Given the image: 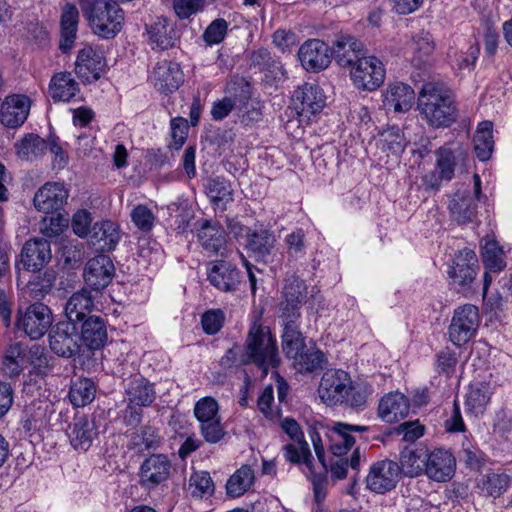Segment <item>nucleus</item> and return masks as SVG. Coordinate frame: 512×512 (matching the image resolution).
I'll use <instances>...</instances> for the list:
<instances>
[{
	"label": "nucleus",
	"instance_id": "obj_1",
	"mask_svg": "<svg viewBox=\"0 0 512 512\" xmlns=\"http://www.w3.org/2000/svg\"><path fill=\"white\" fill-rule=\"evenodd\" d=\"M417 109L421 118L433 128L449 127L456 121L453 92L440 81L423 84L417 98Z\"/></svg>",
	"mask_w": 512,
	"mask_h": 512
},
{
	"label": "nucleus",
	"instance_id": "obj_2",
	"mask_svg": "<svg viewBox=\"0 0 512 512\" xmlns=\"http://www.w3.org/2000/svg\"><path fill=\"white\" fill-rule=\"evenodd\" d=\"M241 363L255 364L262 371V376H266L269 369L278 367L277 341L269 327L253 323L244 344Z\"/></svg>",
	"mask_w": 512,
	"mask_h": 512
},
{
	"label": "nucleus",
	"instance_id": "obj_3",
	"mask_svg": "<svg viewBox=\"0 0 512 512\" xmlns=\"http://www.w3.org/2000/svg\"><path fill=\"white\" fill-rule=\"evenodd\" d=\"M86 8L83 11L95 35L112 39L121 31L124 12L116 2L96 0Z\"/></svg>",
	"mask_w": 512,
	"mask_h": 512
},
{
	"label": "nucleus",
	"instance_id": "obj_4",
	"mask_svg": "<svg viewBox=\"0 0 512 512\" xmlns=\"http://www.w3.org/2000/svg\"><path fill=\"white\" fill-rule=\"evenodd\" d=\"M479 323V311L475 305L465 304L456 308L448 330L450 341L456 346L467 343L474 337Z\"/></svg>",
	"mask_w": 512,
	"mask_h": 512
},
{
	"label": "nucleus",
	"instance_id": "obj_5",
	"mask_svg": "<svg viewBox=\"0 0 512 512\" xmlns=\"http://www.w3.org/2000/svg\"><path fill=\"white\" fill-rule=\"evenodd\" d=\"M385 74L383 63L374 56L360 58L350 71L355 87L365 91L379 88L384 82Z\"/></svg>",
	"mask_w": 512,
	"mask_h": 512
},
{
	"label": "nucleus",
	"instance_id": "obj_6",
	"mask_svg": "<svg viewBox=\"0 0 512 512\" xmlns=\"http://www.w3.org/2000/svg\"><path fill=\"white\" fill-rule=\"evenodd\" d=\"M50 348L59 356L70 358L80 351L78 322H58L49 333Z\"/></svg>",
	"mask_w": 512,
	"mask_h": 512
},
{
	"label": "nucleus",
	"instance_id": "obj_7",
	"mask_svg": "<svg viewBox=\"0 0 512 512\" xmlns=\"http://www.w3.org/2000/svg\"><path fill=\"white\" fill-rule=\"evenodd\" d=\"M52 324L50 308L43 303H34L28 306L24 313L19 309L16 325L31 339L41 338Z\"/></svg>",
	"mask_w": 512,
	"mask_h": 512
},
{
	"label": "nucleus",
	"instance_id": "obj_8",
	"mask_svg": "<svg viewBox=\"0 0 512 512\" xmlns=\"http://www.w3.org/2000/svg\"><path fill=\"white\" fill-rule=\"evenodd\" d=\"M401 478L400 466L397 462L384 459L373 463L366 476L369 490L384 494L394 489Z\"/></svg>",
	"mask_w": 512,
	"mask_h": 512
},
{
	"label": "nucleus",
	"instance_id": "obj_9",
	"mask_svg": "<svg viewBox=\"0 0 512 512\" xmlns=\"http://www.w3.org/2000/svg\"><path fill=\"white\" fill-rule=\"evenodd\" d=\"M351 384L350 376L343 370H328L320 381L318 394L327 405L344 403Z\"/></svg>",
	"mask_w": 512,
	"mask_h": 512
},
{
	"label": "nucleus",
	"instance_id": "obj_10",
	"mask_svg": "<svg viewBox=\"0 0 512 512\" xmlns=\"http://www.w3.org/2000/svg\"><path fill=\"white\" fill-rule=\"evenodd\" d=\"M172 471V463L165 454H152L146 458L139 469V483L152 490L165 483Z\"/></svg>",
	"mask_w": 512,
	"mask_h": 512
},
{
	"label": "nucleus",
	"instance_id": "obj_11",
	"mask_svg": "<svg viewBox=\"0 0 512 512\" xmlns=\"http://www.w3.org/2000/svg\"><path fill=\"white\" fill-rule=\"evenodd\" d=\"M292 105L301 118L300 121L310 120V117L320 112L325 105L321 88L310 83L299 86L293 93Z\"/></svg>",
	"mask_w": 512,
	"mask_h": 512
},
{
	"label": "nucleus",
	"instance_id": "obj_12",
	"mask_svg": "<svg viewBox=\"0 0 512 512\" xmlns=\"http://www.w3.org/2000/svg\"><path fill=\"white\" fill-rule=\"evenodd\" d=\"M106 66L105 59L91 46L79 50L75 61V72L84 84H91L101 78Z\"/></svg>",
	"mask_w": 512,
	"mask_h": 512
},
{
	"label": "nucleus",
	"instance_id": "obj_13",
	"mask_svg": "<svg viewBox=\"0 0 512 512\" xmlns=\"http://www.w3.org/2000/svg\"><path fill=\"white\" fill-rule=\"evenodd\" d=\"M298 58L306 71L319 72L326 69L330 60L328 45L319 39H309L299 48Z\"/></svg>",
	"mask_w": 512,
	"mask_h": 512
},
{
	"label": "nucleus",
	"instance_id": "obj_14",
	"mask_svg": "<svg viewBox=\"0 0 512 512\" xmlns=\"http://www.w3.org/2000/svg\"><path fill=\"white\" fill-rule=\"evenodd\" d=\"M207 279L212 286L222 292H234L241 283V272L231 262L216 260L211 262Z\"/></svg>",
	"mask_w": 512,
	"mask_h": 512
},
{
	"label": "nucleus",
	"instance_id": "obj_15",
	"mask_svg": "<svg viewBox=\"0 0 512 512\" xmlns=\"http://www.w3.org/2000/svg\"><path fill=\"white\" fill-rule=\"evenodd\" d=\"M114 265L110 257L104 254L90 259L84 268V280L94 291L98 292L111 282L114 275Z\"/></svg>",
	"mask_w": 512,
	"mask_h": 512
},
{
	"label": "nucleus",
	"instance_id": "obj_16",
	"mask_svg": "<svg viewBox=\"0 0 512 512\" xmlns=\"http://www.w3.org/2000/svg\"><path fill=\"white\" fill-rule=\"evenodd\" d=\"M424 475L436 482L449 481L455 472L456 460L454 456L443 449L428 451Z\"/></svg>",
	"mask_w": 512,
	"mask_h": 512
},
{
	"label": "nucleus",
	"instance_id": "obj_17",
	"mask_svg": "<svg viewBox=\"0 0 512 512\" xmlns=\"http://www.w3.org/2000/svg\"><path fill=\"white\" fill-rule=\"evenodd\" d=\"M150 79L159 92L169 94L179 88L183 82V73L179 64L163 60L155 65Z\"/></svg>",
	"mask_w": 512,
	"mask_h": 512
},
{
	"label": "nucleus",
	"instance_id": "obj_18",
	"mask_svg": "<svg viewBox=\"0 0 512 512\" xmlns=\"http://www.w3.org/2000/svg\"><path fill=\"white\" fill-rule=\"evenodd\" d=\"M30 111L29 98L24 95L7 96L0 106V122L8 128L24 124Z\"/></svg>",
	"mask_w": 512,
	"mask_h": 512
},
{
	"label": "nucleus",
	"instance_id": "obj_19",
	"mask_svg": "<svg viewBox=\"0 0 512 512\" xmlns=\"http://www.w3.org/2000/svg\"><path fill=\"white\" fill-rule=\"evenodd\" d=\"M21 264L28 271H39L47 265L51 258L50 242L43 238L28 240L21 251Z\"/></svg>",
	"mask_w": 512,
	"mask_h": 512
},
{
	"label": "nucleus",
	"instance_id": "obj_20",
	"mask_svg": "<svg viewBox=\"0 0 512 512\" xmlns=\"http://www.w3.org/2000/svg\"><path fill=\"white\" fill-rule=\"evenodd\" d=\"M448 210L453 221L466 225L477 217V201L470 190H457L449 198Z\"/></svg>",
	"mask_w": 512,
	"mask_h": 512
},
{
	"label": "nucleus",
	"instance_id": "obj_21",
	"mask_svg": "<svg viewBox=\"0 0 512 512\" xmlns=\"http://www.w3.org/2000/svg\"><path fill=\"white\" fill-rule=\"evenodd\" d=\"M276 243L277 238L275 234L268 229H247V249L265 262H274V257L276 256Z\"/></svg>",
	"mask_w": 512,
	"mask_h": 512
},
{
	"label": "nucleus",
	"instance_id": "obj_22",
	"mask_svg": "<svg viewBox=\"0 0 512 512\" xmlns=\"http://www.w3.org/2000/svg\"><path fill=\"white\" fill-rule=\"evenodd\" d=\"M478 259L475 252L465 248L455 256L453 266L448 271L450 278L459 286H469L476 277Z\"/></svg>",
	"mask_w": 512,
	"mask_h": 512
},
{
	"label": "nucleus",
	"instance_id": "obj_23",
	"mask_svg": "<svg viewBox=\"0 0 512 512\" xmlns=\"http://www.w3.org/2000/svg\"><path fill=\"white\" fill-rule=\"evenodd\" d=\"M332 53L342 67H353L365 56L364 45L351 35L340 34L333 41Z\"/></svg>",
	"mask_w": 512,
	"mask_h": 512
},
{
	"label": "nucleus",
	"instance_id": "obj_24",
	"mask_svg": "<svg viewBox=\"0 0 512 512\" xmlns=\"http://www.w3.org/2000/svg\"><path fill=\"white\" fill-rule=\"evenodd\" d=\"M369 430L368 426L353 425L338 422L329 430L330 450L336 456L345 455L355 444L352 433H363Z\"/></svg>",
	"mask_w": 512,
	"mask_h": 512
},
{
	"label": "nucleus",
	"instance_id": "obj_25",
	"mask_svg": "<svg viewBox=\"0 0 512 512\" xmlns=\"http://www.w3.org/2000/svg\"><path fill=\"white\" fill-rule=\"evenodd\" d=\"M67 198L63 184L46 183L35 193L33 203L38 211L49 214L60 210Z\"/></svg>",
	"mask_w": 512,
	"mask_h": 512
},
{
	"label": "nucleus",
	"instance_id": "obj_26",
	"mask_svg": "<svg viewBox=\"0 0 512 512\" xmlns=\"http://www.w3.org/2000/svg\"><path fill=\"white\" fill-rule=\"evenodd\" d=\"M80 343L90 349H99L107 341V328L101 316L92 315L78 325Z\"/></svg>",
	"mask_w": 512,
	"mask_h": 512
},
{
	"label": "nucleus",
	"instance_id": "obj_27",
	"mask_svg": "<svg viewBox=\"0 0 512 512\" xmlns=\"http://www.w3.org/2000/svg\"><path fill=\"white\" fill-rule=\"evenodd\" d=\"M79 11L74 4L66 3L61 11L59 49L63 53L70 51L77 38Z\"/></svg>",
	"mask_w": 512,
	"mask_h": 512
},
{
	"label": "nucleus",
	"instance_id": "obj_28",
	"mask_svg": "<svg viewBox=\"0 0 512 512\" xmlns=\"http://www.w3.org/2000/svg\"><path fill=\"white\" fill-rule=\"evenodd\" d=\"M125 399L130 405L148 407L156 399L154 384L142 376H134L127 380Z\"/></svg>",
	"mask_w": 512,
	"mask_h": 512
},
{
	"label": "nucleus",
	"instance_id": "obj_29",
	"mask_svg": "<svg viewBox=\"0 0 512 512\" xmlns=\"http://www.w3.org/2000/svg\"><path fill=\"white\" fill-rule=\"evenodd\" d=\"M67 435L76 450L86 451L97 435L95 423L86 415L78 416L69 425Z\"/></svg>",
	"mask_w": 512,
	"mask_h": 512
},
{
	"label": "nucleus",
	"instance_id": "obj_30",
	"mask_svg": "<svg viewBox=\"0 0 512 512\" xmlns=\"http://www.w3.org/2000/svg\"><path fill=\"white\" fill-rule=\"evenodd\" d=\"M95 295L86 288L73 293L65 305V315L70 322H78L87 319L94 309Z\"/></svg>",
	"mask_w": 512,
	"mask_h": 512
},
{
	"label": "nucleus",
	"instance_id": "obj_31",
	"mask_svg": "<svg viewBox=\"0 0 512 512\" xmlns=\"http://www.w3.org/2000/svg\"><path fill=\"white\" fill-rule=\"evenodd\" d=\"M410 405L406 396L399 392L385 395L379 403L378 415L387 422L394 423L409 414Z\"/></svg>",
	"mask_w": 512,
	"mask_h": 512
},
{
	"label": "nucleus",
	"instance_id": "obj_32",
	"mask_svg": "<svg viewBox=\"0 0 512 512\" xmlns=\"http://www.w3.org/2000/svg\"><path fill=\"white\" fill-rule=\"evenodd\" d=\"M120 240L119 227L116 223L105 220L96 222L90 231V242L101 251L113 250Z\"/></svg>",
	"mask_w": 512,
	"mask_h": 512
},
{
	"label": "nucleus",
	"instance_id": "obj_33",
	"mask_svg": "<svg viewBox=\"0 0 512 512\" xmlns=\"http://www.w3.org/2000/svg\"><path fill=\"white\" fill-rule=\"evenodd\" d=\"M415 99L414 90L405 83L390 85L384 94L383 104L388 110L407 112Z\"/></svg>",
	"mask_w": 512,
	"mask_h": 512
},
{
	"label": "nucleus",
	"instance_id": "obj_34",
	"mask_svg": "<svg viewBox=\"0 0 512 512\" xmlns=\"http://www.w3.org/2000/svg\"><path fill=\"white\" fill-rule=\"evenodd\" d=\"M152 44L161 50L173 47L177 39L174 24L166 17H157L153 23L146 26Z\"/></svg>",
	"mask_w": 512,
	"mask_h": 512
},
{
	"label": "nucleus",
	"instance_id": "obj_35",
	"mask_svg": "<svg viewBox=\"0 0 512 512\" xmlns=\"http://www.w3.org/2000/svg\"><path fill=\"white\" fill-rule=\"evenodd\" d=\"M428 450L424 447L404 449L400 454V473L406 477L414 478L424 475Z\"/></svg>",
	"mask_w": 512,
	"mask_h": 512
},
{
	"label": "nucleus",
	"instance_id": "obj_36",
	"mask_svg": "<svg viewBox=\"0 0 512 512\" xmlns=\"http://www.w3.org/2000/svg\"><path fill=\"white\" fill-rule=\"evenodd\" d=\"M198 241L202 248L209 254H222L226 246V238L224 231L212 225L209 221H205L197 233Z\"/></svg>",
	"mask_w": 512,
	"mask_h": 512
},
{
	"label": "nucleus",
	"instance_id": "obj_37",
	"mask_svg": "<svg viewBox=\"0 0 512 512\" xmlns=\"http://www.w3.org/2000/svg\"><path fill=\"white\" fill-rule=\"evenodd\" d=\"M50 94L54 101H70L79 92L78 83L70 72L55 74L50 81Z\"/></svg>",
	"mask_w": 512,
	"mask_h": 512
},
{
	"label": "nucleus",
	"instance_id": "obj_38",
	"mask_svg": "<svg viewBox=\"0 0 512 512\" xmlns=\"http://www.w3.org/2000/svg\"><path fill=\"white\" fill-rule=\"evenodd\" d=\"M493 387L489 382H475L470 384L466 395L467 409L475 414H482L491 400Z\"/></svg>",
	"mask_w": 512,
	"mask_h": 512
},
{
	"label": "nucleus",
	"instance_id": "obj_39",
	"mask_svg": "<svg viewBox=\"0 0 512 512\" xmlns=\"http://www.w3.org/2000/svg\"><path fill=\"white\" fill-rule=\"evenodd\" d=\"M252 63L264 73L267 81H280L285 77V70L281 62L265 49L253 53Z\"/></svg>",
	"mask_w": 512,
	"mask_h": 512
},
{
	"label": "nucleus",
	"instance_id": "obj_40",
	"mask_svg": "<svg viewBox=\"0 0 512 512\" xmlns=\"http://www.w3.org/2000/svg\"><path fill=\"white\" fill-rule=\"evenodd\" d=\"M512 477L506 473H487L481 476L477 487L489 497L497 498L507 491Z\"/></svg>",
	"mask_w": 512,
	"mask_h": 512
},
{
	"label": "nucleus",
	"instance_id": "obj_41",
	"mask_svg": "<svg viewBox=\"0 0 512 512\" xmlns=\"http://www.w3.org/2000/svg\"><path fill=\"white\" fill-rule=\"evenodd\" d=\"M262 103L245 94L237 95L236 115L239 121L244 125H250L258 122L262 118Z\"/></svg>",
	"mask_w": 512,
	"mask_h": 512
},
{
	"label": "nucleus",
	"instance_id": "obj_42",
	"mask_svg": "<svg viewBox=\"0 0 512 512\" xmlns=\"http://www.w3.org/2000/svg\"><path fill=\"white\" fill-rule=\"evenodd\" d=\"M282 325V350L288 358L292 359L299 355V352L306 349L305 339L300 331L299 324Z\"/></svg>",
	"mask_w": 512,
	"mask_h": 512
},
{
	"label": "nucleus",
	"instance_id": "obj_43",
	"mask_svg": "<svg viewBox=\"0 0 512 512\" xmlns=\"http://www.w3.org/2000/svg\"><path fill=\"white\" fill-rule=\"evenodd\" d=\"M17 156L26 161H33L47 150V143L36 134H27L15 144Z\"/></svg>",
	"mask_w": 512,
	"mask_h": 512
},
{
	"label": "nucleus",
	"instance_id": "obj_44",
	"mask_svg": "<svg viewBox=\"0 0 512 512\" xmlns=\"http://www.w3.org/2000/svg\"><path fill=\"white\" fill-rule=\"evenodd\" d=\"M493 123L483 121L478 125L474 135V150L479 160L486 161L491 157L494 148L492 136Z\"/></svg>",
	"mask_w": 512,
	"mask_h": 512
},
{
	"label": "nucleus",
	"instance_id": "obj_45",
	"mask_svg": "<svg viewBox=\"0 0 512 512\" xmlns=\"http://www.w3.org/2000/svg\"><path fill=\"white\" fill-rule=\"evenodd\" d=\"M207 193L213 204L222 211L226 209L228 203L233 201L231 184L221 177H216L208 181Z\"/></svg>",
	"mask_w": 512,
	"mask_h": 512
},
{
	"label": "nucleus",
	"instance_id": "obj_46",
	"mask_svg": "<svg viewBox=\"0 0 512 512\" xmlns=\"http://www.w3.org/2000/svg\"><path fill=\"white\" fill-rule=\"evenodd\" d=\"M96 388L89 378H77L72 381L69 390V399L76 407H83L95 398Z\"/></svg>",
	"mask_w": 512,
	"mask_h": 512
},
{
	"label": "nucleus",
	"instance_id": "obj_47",
	"mask_svg": "<svg viewBox=\"0 0 512 512\" xmlns=\"http://www.w3.org/2000/svg\"><path fill=\"white\" fill-rule=\"evenodd\" d=\"M254 472L250 466H241L227 481L226 491L231 497L243 495L254 482Z\"/></svg>",
	"mask_w": 512,
	"mask_h": 512
},
{
	"label": "nucleus",
	"instance_id": "obj_48",
	"mask_svg": "<svg viewBox=\"0 0 512 512\" xmlns=\"http://www.w3.org/2000/svg\"><path fill=\"white\" fill-rule=\"evenodd\" d=\"M294 368L300 373H312L323 368L325 355L320 350H303L293 357Z\"/></svg>",
	"mask_w": 512,
	"mask_h": 512
},
{
	"label": "nucleus",
	"instance_id": "obj_49",
	"mask_svg": "<svg viewBox=\"0 0 512 512\" xmlns=\"http://www.w3.org/2000/svg\"><path fill=\"white\" fill-rule=\"evenodd\" d=\"M55 282L53 272H45L41 275H34L24 288V293L34 299L44 297L52 289Z\"/></svg>",
	"mask_w": 512,
	"mask_h": 512
},
{
	"label": "nucleus",
	"instance_id": "obj_50",
	"mask_svg": "<svg viewBox=\"0 0 512 512\" xmlns=\"http://www.w3.org/2000/svg\"><path fill=\"white\" fill-rule=\"evenodd\" d=\"M295 444H286L283 447V455L286 461L291 464L304 463L309 471H312V454L306 441L297 442Z\"/></svg>",
	"mask_w": 512,
	"mask_h": 512
},
{
	"label": "nucleus",
	"instance_id": "obj_51",
	"mask_svg": "<svg viewBox=\"0 0 512 512\" xmlns=\"http://www.w3.org/2000/svg\"><path fill=\"white\" fill-rule=\"evenodd\" d=\"M482 245V259L485 267L494 272L500 271L505 267L502 259V248L494 239H485Z\"/></svg>",
	"mask_w": 512,
	"mask_h": 512
},
{
	"label": "nucleus",
	"instance_id": "obj_52",
	"mask_svg": "<svg viewBox=\"0 0 512 512\" xmlns=\"http://www.w3.org/2000/svg\"><path fill=\"white\" fill-rule=\"evenodd\" d=\"M436 170L440 173V177L444 181L449 182L454 177L457 160L454 153L446 147H440L435 152Z\"/></svg>",
	"mask_w": 512,
	"mask_h": 512
},
{
	"label": "nucleus",
	"instance_id": "obj_53",
	"mask_svg": "<svg viewBox=\"0 0 512 512\" xmlns=\"http://www.w3.org/2000/svg\"><path fill=\"white\" fill-rule=\"evenodd\" d=\"M414 57L412 62L420 66L428 61L429 55L434 50L432 36L428 32L421 31L413 37Z\"/></svg>",
	"mask_w": 512,
	"mask_h": 512
},
{
	"label": "nucleus",
	"instance_id": "obj_54",
	"mask_svg": "<svg viewBox=\"0 0 512 512\" xmlns=\"http://www.w3.org/2000/svg\"><path fill=\"white\" fill-rule=\"evenodd\" d=\"M23 350L20 344L9 346L3 357V372L9 377L20 375L23 371Z\"/></svg>",
	"mask_w": 512,
	"mask_h": 512
},
{
	"label": "nucleus",
	"instance_id": "obj_55",
	"mask_svg": "<svg viewBox=\"0 0 512 512\" xmlns=\"http://www.w3.org/2000/svg\"><path fill=\"white\" fill-rule=\"evenodd\" d=\"M189 486L194 497L210 496L214 492V483L206 471L195 472L190 476Z\"/></svg>",
	"mask_w": 512,
	"mask_h": 512
},
{
	"label": "nucleus",
	"instance_id": "obj_56",
	"mask_svg": "<svg viewBox=\"0 0 512 512\" xmlns=\"http://www.w3.org/2000/svg\"><path fill=\"white\" fill-rule=\"evenodd\" d=\"M228 22L223 18L213 20L202 34V39L208 46L220 44L226 37Z\"/></svg>",
	"mask_w": 512,
	"mask_h": 512
},
{
	"label": "nucleus",
	"instance_id": "obj_57",
	"mask_svg": "<svg viewBox=\"0 0 512 512\" xmlns=\"http://www.w3.org/2000/svg\"><path fill=\"white\" fill-rule=\"evenodd\" d=\"M130 215L134 225L142 232H149L153 229L156 217L146 205L135 206Z\"/></svg>",
	"mask_w": 512,
	"mask_h": 512
},
{
	"label": "nucleus",
	"instance_id": "obj_58",
	"mask_svg": "<svg viewBox=\"0 0 512 512\" xmlns=\"http://www.w3.org/2000/svg\"><path fill=\"white\" fill-rule=\"evenodd\" d=\"M219 405L212 397H203L194 406V415L199 422L220 418Z\"/></svg>",
	"mask_w": 512,
	"mask_h": 512
},
{
	"label": "nucleus",
	"instance_id": "obj_59",
	"mask_svg": "<svg viewBox=\"0 0 512 512\" xmlns=\"http://www.w3.org/2000/svg\"><path fill=\"white\" fill-rule=\"evenodd\" d=\"M283 298L304 304L307 298V286L304 281L296 276L289 277L286 280Z\"/></svg>",
	"mask_w": 512,
	"mask_h": 512
},
{
	"label": "nucleus",
	"instance_id": "obj_60",
	"mask_svg": "<svg viewBox=\"0 0 512 512\" xmlns=\"http://www.w3.org/2000/svg\"><path fill=\"white\" fill-rule=\"evenodd\" d=\"M134 446L143 447L146 450L159 446L160 437L158 431L151 426H144L132 437Z\"/></svg>",
	"mask_w": 512,
	"mask_h": 512
},
{
	"label": "nucleus",
	"instance_id": "obj_61",
	"mask_svg": "<svg viewBox=\"0 0 512 512\" xmlns=\"http://www.w3.org/2000/svg\"><path fill=\"white\" fill-rule=\"evenodd\" d=\"M287 253L290 257L298 258L305 254V233L302 229H296L285 237Z\"/></svg>",
	"mask_w": 512,
	"mask_h": 512
},
{
	"label": "nucleus",
	"instance_id": "obj_62",
	"mask_svg": "<svg viewBox=\"0 0 512 512\" xmlns=\"http://www.w3.org/2000/svg\"><path fill=\"white\" fill-rule=\"evenodd\" d=\"M199 423L201 435L206 442L215 444L224 437L225 431L220 418Z\"/></svg>",
	"mask_w": 512,
	"mask_h": 512
},
{
	"label": "nucleus",
	"instance_id": "obj_63",
	"mask_svg": "<svg viewBox=\"0 0 512 512\" xmlns=\"http://www.w3.org/2000/svg\"><path fill=\"white\" fill-rule=\"evenodd\" d=\"M370 393V388L366 384H353L351 382L344 403L353 408L361 407L366 403Z\"/></svg>",
	"mask_w": 512,
	"mask_h": 512
},
{
	"label": "nucleus",
	"instance_id": "obj_64",
	"mask_svg": "<svg viewBox=\"0 0 512 512\" xmlns=\"http://www.w3.org/2000/svg\"><path fill=\"white\" fill-rule=\"evenodd\" d=\"M65 227H67V220L60 214H57L49 218L45 217L42 220L40 232L46 237L53 238L60 235Z\"/></svg>",
	"mask_w": 512,
	"mask_h": 512
}]
</instances>
